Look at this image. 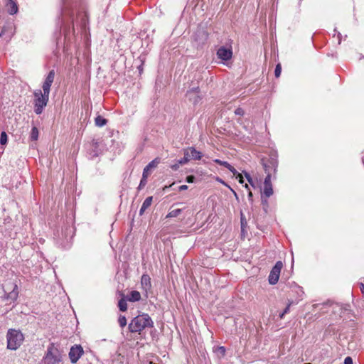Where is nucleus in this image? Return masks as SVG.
<instances>
[{
	"mask_svg": "<svg viewBox=\"0 0 364 364\" xmlns=\"http://www.w3.org/2000/svg\"><path fill=\"white\" fill-rule=\"evenodd\" d=\"M154 327V321L148 314H142L135 316L129 324V330L131 333H141L147 328Z\"/></svg>",
	"mask_w": 364,
	"mask_h": 364,
	"instance_id": "1",
	"label": "nucleus"
},
{
	"mask_svg": "<svg viewBox=\"0 0 364 364\" xmlns=\"http://www.w3.org/2000/svg\"><path fill=\"white\" fill-rule=\"evenodd\" d=\"M183 154L188 156L190 160H200L203 154L200 151H197L194 147H188L183 149Z\"/></svg>",
	"mask_w": 364,
	"mask_h": 364,
	"instance_id": "10",
	"label": "nucleus"
},
{
	"mask_svg": "<svg viewBox=\"0 0 364 364\" xmlns=\"http://www.w3.org/2000/svg\"><path fill=\"white\" fill-rule=\"evenodd\" d=\"M248 182H249V183H250L252 186H253V187L255 186L252 178H250V181H248Z\"/></svg>",
	"mask_w": 364,
	"mask_h": 364,
	"instance_id": "42",
	"label": "nucleus"
},
{
	"mask_svg": "<svg viewBox=\"0 0 364 364\" xmlns=\"http://www.w3.org/2000/svg\"><path fill=\"white\" fill-rule=\"evenodd\" d=\"M82 353L83 349L81 346L76 345L75 346H73L69 352V358L71 363H75L79 360Z\"/></svg>",
	"mask_w": 364,
	"mask_h": 364,
	"instance_id": "9",
	"label": "nucleus"
},
{
	"mask_svg": "<svg viewBox=\"0 0 364 364\" xmlns=\"http://www.w3.org/2000/svg\"><path fill=\"white\" fill-rule=\"evenodd\" d=\"M245 188H246V189L250 190L249 186H248V185H247V184H245Z\"/></svg>",
	"mask_w": 364,
	"mask_h": 364,
	"instance_id": "44",
	"label": "nucleus"
},
{
	"mask_svg": "<svg viewBox=\"0 0 364 364\" xmlns=\"http://www.w3.org/2000/svg\"><path fill=\"white\" fill-rule=\"evenodd\" d=\"M178 161L181 165H183V164H187L189 161V159L188 158V156L184 155V156L182 159L178 160Z\"/></svg>",
	"mask_w": 364,
	"mask_h": 364,
	"instance_id": "30",
	"label": "nucleus"
},
{
	"mask_svg": "<svg viewBox=\"0 0 364 364\" xmlns=\"http://www.w3.org/2000/svg\"><path fill=\"white\" fill-rule=\"evenodd\" d=\"M55 73L54 70H51L48 73V74L43 84V86H42L43 91L44 92H48L50 94V87L52 85V83L53 82V80L55 78Z\"/></svg>",
	"mask_w": 364,
	"mask_h": 364,
	"instance_id": "11",
	"label": "nucleus"
},
{
	"mask_svg": "<svg viewBox=\"0 0 364 364\" xmlns=\"http://www.w3.org/2000/svg\"><path fill=\"white\" fill-rule=\"evenodd\" d=\"M18 296V286L16 284L9 282L6 284L4 289V297L11 302L15 301Z\"/></svg>",
	"mask_w": 364,
	"mask_h": 364,
	"instance_id": "5",
	"label": "nucleus"
},
{
	"mask_svg": "<svg viewBox=\"0 0 364 364\" xmlns=\"http://www.w3.org/2000/svg\"><path fill=\"white\" fill-rule=\"evenodd\" d=\"M43 361L44 364H62V354L53 343L48 347Z\"/></svg>",
	"mask_w": 364,
	"mask_h": 364,
	"instance_id": "4",
	"label": "nucleus"
},
{
	"mask_svg": "<svg viewBox=\"0 0 364 364\" xmlns=\"http://www.w3.org/2000/svg\"><path fill=\"white\" fill-rule=\"evenodd\" d=\"M97 156V154L96 153H95V154H93L92 157H95V156Z\"/></svg>",
	"mask_w": 364,
	"mask_h": 364,
	"instance_id": "46",
	"label": "nucleus"
},
{
	"mask_svg": "<svg viewBox=\"0 0 364 364\" xmlns=\"http://www.w3.org/2000/svg\"><path fill=\"white\" fill-rule=\"evenodd\" d=\"M141 284L144 289L149 290L151 287V278L148 274H143L141 278Z\"/></svg>",
	"mask_w": 364,
	"mask_h": 364,
	"instance_id": "17",
	"label": "nucleus"
},
{
	"mask_svg": "<svg viewBox=\"0 0 364 364\" xmlns=\"http://www.w3.org/2000/svg\"><path fill=\"white\" fill-rule=\"evenodd\" d=\"M16 27L14 21H7L5 22L2 27L1 31L0 33V37L4 38L6 41H9L14 35Z\"/></svg>",
	"mask_w": 364,
	"mask_h": 364,
	"instance_id": "6",
	"label": "nucleus"
},
{
	"mask_svg": "<svg viewBox=\"0 0 364 364\" xmlns=\"http://www.w3.org/2000/svg\"><path fill=\"white\" fill-rule=\"evenodd\" d=\"M187 188H188V186H186V185H182V186H179L180 191L186 190Z\"/></svg>",
	"mask_w": 364,
	"mask_h": 364,
	"instance_id": "38",
	"label": "nucleus"
},
{
	"mask_svg": "<svg viewBox=\"0 0 364 364\" xmlns=\"http://www.w3.org/2000/svg\"><path fill=\"white\" fill-rule=\"evenodd\" d=\"M195 179H196L195 176L191 175V176H188L186 177V181L187 183H193L195 181Z\"/></svg>",
	"mask_w": 364,
	"mask_h": 364,
	"instance_id": "33",
	"label": "nucleus"
},
{
	"mask_svg": "<svg viewBox=\"0 0 364 364\" xmlns=\"http://www.w3.org/2000/svg\"><path fill=\"white\" fill-rule=\"evenodd\" d=\"M248 182H249V183H250L252 186H253V187L255 186L252 178H250V181H248Z\"/></svg>",
	"mask_w": 364,
	"mask_h": 364,
	"instance_id": "41",
	"label": "nucleus"
},
{
	"mask_svg": "<svg viewBox=\"0 0 364 364\" xmlns=\"http://www.w3.org/2000/svg\"><path fill=\"white\" fill-rule=\"evenodd\" d=\"M149 176V173L142 174V178L140 181V183L139 185L138 189H142L147 183V178Z\"/></svg>",
	"mask_w": 364,
	"mask_h": 364,
	"instance_id": "23",
	"label": "nucleus"
},
{
	"mask_svg": "<svg viewBox=\"0 0 364 364\" xmlns=\"http://www.w3.org/2000/svg\"><path fill=\"white\" fill-rule=\"evenodd\" d=\"M7 348L15 350L18 349L23 341L24 337L20 331L9 329L6 334Z\"/></svg>",
	"mask_w": 364,
	"mask_h": 364,
	"instance_id": "3",
	"label": "nucleus"
},
{
	"mask_svg": "<svg viewBox=\"0 0 364 364\" xmlns=\"http://www.w3.org/2000/svg\"><path fill=\"white\" fill-rule=\"evenodd\" d=\"M291 303H289L287 307L284 309V310L283 311V312L282 314H279V318H283L284 315L288 314L289 312V310H290V306H291Z\"/></svg>",
	"mask_w": 364,
	"mask_h": 364,
	"instance_id": "29",
	"label": "nucleus"
},
{
	"mask_svg": "<svg viewBox=\"0 0 364 364\" xmlns=\"http://www.w3.org/2000/svg\"><path fill=\"white\" fill-rule=\"evenodd\" d=\"M159 161H160L159 159H158V158H156L154 160H152L151 162H149L148 164V165H146L145 166V168L143 170V173L144 174L149 173V176L152 169L156 168V166L159 164Z\"/></svg>",
	"mask_w": 364,
	"mask_h": 364,
	"instance_id": "16",
	"label": "nucleus"
},
{
	"mask_svg": "<svg viewBox=\"0 0 364 364\" xmlns=\"http://www.w3.org/2000/svg\"><path fill=\"white\" fill-rule=\"evenodd\" d=\"M7 139H8V136H7L6 133L5 132H2L1 133V136H0V144L1 145H5L7 143Z\"/></svg>",
	"mask_w": 364,
	"mask_h": 364,
	"instance_id": "27",
	"label": "nucleus"
},
{
	"mask_svg": "<svg viewBox=\"0 0 364 364\" xmlns=\"http://www.w3.org/2000/svg\"><path fill=\"white\" fill-rule=\"evenodd\" d=\"M216 180H217L218 182H220V183H221L224 184L225 186H228V185H227V184H226V183H225L222 179H221V178H218H218H216Z\"/></svg>",
	"mask_w": 364,
	"mask_h": 364,
	"instance_id": "40",
	"label": "nucleus"
},
{
	"mask_svg": "<svg viewBox=\"0 0 364 364\" xmlns=\"http://www.w3.org/2000/svg\"><path fill=\"white\" fill-rule=\"evenodd\" d=\"M140 299L141 294L138 291H132L127 297V300L132 302L138 301Z\"/></svg>",
	"mask_w": 364,
	"mask_h": 364,
	"instance_id": "20",
	"label": "nucleus"
},
{
	"mask_svg": "<svg viewBox=\"0 0 364 364\" xmlns=\"http://www.w3.org/2000/svg\"><path fill=\"white\" fill-rule=\"evenodd\" d=\"M152 200H153V197L152 196H149V197H147L144 201L143 202V204L140 208V210H139V215H142L144 214V213L145 212V210L150 207V205H151V203H152Z\"/></svg>",
	"mask_w": 364,
	"mask_h": 364,
	"instance_id": "19",
	"label": "nucleus"
},
{
	"mask_svg": "<svg viewBox=\"0 0 364 364\" xmlns=\"http://www.w3.org/2000/svg\"><path fill=\"white\" fill-rule=\"evenodd\" d=\"M243 173L246 178V179L247 180V181H250V178H252L251 176L250 175V173H248L246 171H243Z\"/></svg>",
	"mask_w": 364,
	"mask_h": 364,
	"instance_id": "37",
	"label": "nucleus"
},
{
	"mask_svg": "<svg viewBox=\"0 0 364 364\" xmlns=\"http://www.w3.org/2000/svg\"><path fill=\"white\" fill-rule=\"evenodd\" d=\"M118 307L121 311H126L127 310V300L122 298L118 302Z\"/></svg>",
	"mask_w": 364,
	"mask_h": 364,
	"instance_id": "22",
	"label": "nucleus"
},
{
	"mask_svg": "<svg viewBox=\"0 0 364 364\" xmlns=\"http://www.w3.org/2000/svg\"><path fill=\"white\" fill-rule=\"evenodd\" d=\"M235 114L236 115L243 116L245 114V111L242 108L238 107L235 110Z\"/></svg>",
	"mask_w": 364,
	"mask_h": 364,
	"instance_id": "32",
	"label": "nucleus"
},
{
	"mask_svg": "<svg viewBox=\"0 0 364 364\" xmlns=\"http://www.w3.org/2000/svg\"><path fill=\"white\" fill-rule=\"evenodd\" d=\"M182 212L181 209H175L171 211H170L168 215H166V218H175L178 216Z\"/></svg>",
	"mask_w": 364,
	"mask_h": 364,
	"instance_id": "24",
	"label": "nucleus"
},
{
	"mask_svg": "<svg viewBox=\"0 0 364 364\" xmlns=\"http://www.w3.org/2000/svg\"><path fill=\"white\" fill-rule=\"evenodd\" d=\"M263 193L267 198L270 197L273 194L271 175L269 173L267 174L264 179Z\"/></svg>",
	"mask_w": 364,
	"mask_h": 364,
	"instance_id": "13",
	"label": "nucleus"
},
{
	"mask_svg": "<svg viewBox=\"0 0 364 364\" xmlns=\"http://www.w3.org/2000/svg\"><path fill=\"white\" fill-rule=\"evenodd\" d=\"M235 176V178L238 180V182L242 184L244 183L243 176L241 173H240L237 171V173Z\"/></svg>",
	"mask_w": 364,
	"mask_h": 364,
	"instance_id": "31",
	"label": "nucleus"
},
{
	"mask_svg": "<svg viewBox=\"0 0 364 364\" xmlns=\"http://www.w3.org/2000/svg\"><path fill=\"white\" fill-rule=\"evenodd\" d=\"M198 87L193 88L187 92V95L188 96L189 100L192 101L193 104H197L200 100V97L198 95Z\"/></svg>",
	"mask_w": 364,
	"mask_h": 364,
	"instance_id": "14",
	"label": "nucleus"
},
{
	"mask_svg": "<svg viewBox=\"0 0 364 364\" xmlns=\"http://www.w3.org/2000/svg\"><path fill=\"white\" fill-rule=\"evenodd\" d=\"M218 58L222 60H228L232 56V51L230 48H227L224 46L218 48L217 51Z\"/></svg>",
	"mask_w": 364,
	"mask_h": 364,
	"instance_id": "12",
	"label": "nucleus"
},
{
	"mask_svg": "<svg viewBox=\"0 0 364 364\" xmlns=\"http://www.w3.org/2000/svg\"><path fill=\"white\" fill-rule=\"evenodd\" d=\"M240 222H241V228L242 229L246 224V219L242 213H241V218H240Z\"/></svg>",
	"mask_w": 364,
	"mask_h": 364,
	"instance_id": "34",
	"label": "nucleus"
},
{
	"mask_svg": "<svg viewBox=\"0 0 364 364\" xmlns=\"http://www.w3.org/2000/svg\"><path fill=\"white\" fill-rule=\"evenodd\" d=\"M282 267V262L281 261H278L272 267L268 277V281L270 284L274 285L278 282Z\"/></svg>",
	"mask_w": 364,
	"mask_h": 364,
	"instance_id": "7",
	"label": "nucleus"
},
{
	"mask_svg": "<svg viewBox=\"0 0 364 364\" xmlns=\"http://www.w3.org/2000/svg\"><path fill=\"white\" fill-rule=\"evenodd\" d=\"M107 123V120L103 117L98 115L95 119V124L97 127H102Z\"/></svg>",
	"mask_w": 364,
	"mask_h": 364,
	"instance_id": "21",
	"label": "nucleus"
},
{
	"mask_svg": "<svg viewBox=\"0 0 364 364\" xmlns=\"http://www.w3.org/2000/svg\"><path fill=\"white\" fill-rule=\"evenodd\" d=\"M118 323L121 328H124L127 325V318L124 316L120 315L118 318Z\"/></svg>",
	"mask_w": 364,
	"mask_h": 364,
	"instance_id": "26",
	"label": "nucleus"
},
{
	"mask_svg": "<svg viewBox=\"0 0 364 364\" xmlns=\"http://www.w3.org/2000/svg\"><path fill=\"white\" fill-rule=\"evenodd\" d=\"M31 139L32 141H36L38 138V130L36 127H33L31 132Z\"/></svg>",
	"mask_w": 364,
	"mask_h": 364,
	"instance_id": "25",
	"label": "nucleus"
},
{
	"mask_svg": "<svg viewBox=\"0 0 364 364\" xmlns=\"http://www.w3.org/2000/svg\"><path fill=\"white\" fill-rule=\"evenodd\" d=\"M193 38L198 45H203L208 38V33L204 28H198L193 36Z\"/></svg>",
	"mask_w": 364,
	"mask_h": 364,
	"instance_id": "8",
	"label": "nucleus"
},
{
	"mask_svg": "<svg viewBox=\"0 0 364 364\" xmlns=\"http://www.w3.org/2000/svg\"><path fill=\"white\" fill-rule=\"evenodd\" d=\"M180 165H181V164H180L178 163V161H176V164H173V165H171V168H172L173 170H177V169L179 168Z\"/></svg>",
	"mask_w": 364,
	"mask_h": 364,
	"instance_id": "36",
	"label": "nucleus"
},
{
	"mask_svg": "<svg viewBox=\"0 0 364 364\" xmlns=\"http://www.w3.org/2000/svg\"><path fill=\"white\" fill-rule=\"evenodd\" d=\"M281 72H282V66L279 63H278L276 65L275 70H274L275 77H279L281 75Z\"/></svg>",
	"mask_w": 364,
	"mask_h": 364,
	"instance_id": "28",
	"label": "nucleus"
},
{
	"mask_svg": "<svg viewBox=\"0 0 364 364\" xmlns=\"http://www.w3.org/2000/svg\"><path fill=\"white\" fill-rule=\"evenodd\" d=\"M252 196H253L252 193L250 191H249V193H248L249 200L252 201Z\"/></svg>",
	"mask_w": 364,
	"mask_h": 364,
	"instance_id": "39",
	"label": "nucleus"
},
{
	"mask_svg": "<svg viewBox=\"0 0 364 364\" xmlns=\"http://www.w3.org/2000/svg\"><path fill=\"white\" fill-rule=\"evenodd\" d=\"M231 191L234 193L235 196H237L236 192L232 189H231Z\"/></svg>",
	"mask_w": 364,
	"mask_h": 364,
	"instance_id": "45",
	"label": "nucleus"
},
{
	"mask_svg": "<svg viewBox=\"0 0 364 364\" xmlns=\"http://www.w3.org/2000/svg\"><path fill=\"white\" fill-rule=\"evenodd\" d=\"M33 96L34 112L36 114H41L48 104L49 93L44 92L41 90H36L33 92Z\"/></svg>",
	"mask_w": 364,
	"mask_h": 364,
	"instance_id": "2",
	"label": "nucleus"
},
{
	"mask_svg": "<svg viewBox=\"0 0 364 364\" xmlns=\"http://www.w3.org/2000/svg\"><path fill=\"white\" fill-rule=\"evenodd\" d=\"M360 289H361L362 293L364 294V284H361Z\"/></svg>",
	"mask_w": 364,
	"mask_h": 364,
	"instance_id": "43",
	"label": "nucleus"
},
{
	"mask_svg": "<svg viewBox=\"0 0 364 364\" xmlns=\"http://www.w3.org/2000/svg\"><path fill=\"white\" fill-rule=\"evenodd\" d=\"M213 161L217 164L223 166L225 168H227L229 171H230L233 173V175L236 174L237 170L232 166H231L228 161H221L220 159H215Z\"/></svg>",
	"mask_w": 364,
	"mask_h": 364,
	"instance_id": "18",
	"label": "nucleus"
},
{
	"mask_svg": "<svg viewBox=\"0 0 364 364\" xmlns=\"http://www.w3.org/2000/svg\"><path fill=\"white\" fill-rule=\"evenodd\" d=\"M6 6L7 11L11 15L16 14L18 11V5L15 0H7Z\"/></svg>",
	"mask_w": 364,
	"mask_h": 364,
	"instance_id": "15",
	"label": "nucleus"
},
{
	"mask_svg": "<svg viewBox=\"0 0 364 364\" xmlns=\"http://www.w3.org/2000/svg\"><path fill=\"white\" fill-rule=\"evenodd\" d=\"M344 364H353V359L348 356L344 360Z\"/></svg>",
	"mask_w": 364,
	"mask_h": 364,
	"instance_id": "35",
	"label": "nucleus"
}]
</instances>
